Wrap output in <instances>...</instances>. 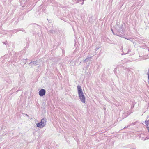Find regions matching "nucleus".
I'll use <instances>...</instances> for the list:
<instances>
[{"instance_id": "nucleus-1", "label": "nucleus", "mask_w": 149, "mask_h": 149, "mask_svg": "<svg viewBox=\"0 0 149 149\" xmlns=\"http://www.w3.org/2000/svg\"><path fill=\"white\" fill-rule=\"evenodd\" d=\"M77 88L79 98L83 103H85L86 102V98L84 95L81 86L80 85L77 86Z\"/></svg>"}, {"instance_id": "nucleus-2", "label": "nucleus", "mask_w": 149, "mask_h": 149, "mask_svg": "<svg viewBox=\"0 0 149 149\" xmlns=\"http://www.w3.org/2000/svg\"><path fill=\"white\" fill-rule=\"evenodd\" d=\"M124 30L123 28H120L119 30L116 33V35L119 37H122L124 34Z\"/></svg>"}, {"instance_id": "nucleus-3", "label": "nucleus", "mask_w": 149, "mask_h": 149, "mask_svg": "<svg viewBox=\"0 0 149 149\" xmlns=\"http://www.w3.org/2000/svg\"><path fill=\"white\" fill-rule=\"evenodd\" d=\"M46 93V91L44 89H41L40 90L39 92V94L41 97L45 95Z\"/></svg>"}, {"instance_id": "nucleus-4", "label": "nucleus", "mask_w": 149, "mask_h": 149, "mask_svg": "<svg viewBox=\"0 0 149 149\" xmlns=\"http://www.w3.org/2000/svg\"><path fill=\"white\" fill-rule=\"evenodd\" d=\"M36 125L37 127L40 128H42L45 126L41 122L37 123Z\"/></svg>"}, {"instance_id": "nucleus-5", "label": "nucleus", "mask_w": 149, "mask_h": 149, "mask_svg": "<svg viewBox=\"0 0 149 149\" xmlns=\"http://www.w3.org/2000/svg\"><path fill=\"white\" fill-rule=\"evenodd\" d=\"M41 122L43 124L45 125V126L46 124V123L47 122V119L46 118H44L42 119H41Z\"/></svg>"}, {"instance_id": "nucleus-6", "label": "nucleus", "mask_w": 149, "mask_h": 149, "mask_svg": "<svg viewBox=\"0 0 149 149\" xmlns=\"http://www.w3.org/2000/svg\"><path fill=\"white\" fill-rule=\"evenodd\" d=\"M92 57L91 56H88L84 60V62L85 63L86 62H88V61H89L91 59V58Z\"/></svg>"}, {"instance_id": "nucleus-7", "label": "nucleus", "mask_w": 149, "mask_h": 149, "mask_svg": "<svg viewBox=\"0 0 149 149\" xmlns=\"http://www.w3.org/2000/svg\"><path fill=\"white\" fill-rule=\"evenodd\" d=\"M37 62L36 61H33V62L30 63H29V65L30 66H32L33 65H37Z\"/></svg>"}, {"instance_id": "nucleus-8", "label": "nucleus", "mask_w": 149, "mask_h": 149, "mask_svg": "<svg viewBox=\"0 0 149 149\" xmlns=\"http://www.w3.org/2000/svg\"><path fill=\"white\" fill-rule=\"evenodd\" d=\"M47 32H48V33L49 34L51 33L52 34H54V33H56L55 31L53 30L52 29L48 31Z\"/></svg>"}, {"instance_id": "nucleus-9", "label": "nucleus", "mask_w": 149, "mask_h": 149, "mask_svg": "<svg viewBox=\"0 0 149 149\" xmlns=\"http://www.w3.org/2000/svg\"><path fill=\"white\" fill-rule=\"evenodd\" d=\"M19 31V29H14L11 32L12 33H15Z\"/></svg>"}, {"instance_id": "nucleus-10", "label": "nucleus", "mask_w": 149, "mask_h": 149, "mask_svg": "<svg viewBox=\"0 0 149 149\" xmlns=\"http://www.w3.org/2000/svg\"><path fill=\"white\" fill-rule=\"evenodd\" d=\"M137 122V121L134 122V123H132L130 125H128L127 126V127H126V128H127V127H129L130 125H135L136 124V123ZM126 127H125L124 128V129L126 128Z\"/></svg>"}, {"instance_id": "nucleus-11", "label": "nucleus", "mask_w": 149, "mask_h": 149, "mask_svg": "<svg viewBox=\"0 0 149 149\" xmlns=\"http://www.w3.org/2000/svg\"><path fill=\"white\" fill-rule=\"evenodd\" d=\"M145 123L146 124V126H148V124H149V120H145Z\"/></svg>"}, {"instance_id": "nucleus-12", "label": "nucleus", "mask_w": 149, "mask_h": 149, "mask_svg": "<svg viewBox=\"0 0 149 149\" xmlns=\"http://www.w3.org/2000/svg\"><path fill=\"white\" fill-rule=\"evenodd\" d=\"M130 148L131 149H135V148H136V147L135 146H134L130 147Z\"/></svg>"}, {"instance_id": "nucleus-13", "label": "nucleus", "mask_w": 149, "mask_h": 149, "mask_svg": "<svg viewBox=\"0 0 149 149\" xmlns=\"http://www.w3.org/2000/svg\"><path fill=\"white\" fill-rule=\"evenodd\" d=\"M19 29V31H25L24 29L22 28L20 29Z\"/></svg>"}, {"instance_id": "nucleus-14", "label": "nucleus", "mask_w": 149, "mask_h": 149, "mask_svg": "<svg viewBox=\"0 0 149 149\" xmlns=\"http://www.w3.org/2000/svg\"><path fill=\"white\" fill-rule=\"evenodd\" d=\"M111 31H112V33H113V34L114 35H116V34H116V33H114V32H113V29H111Z\"/></svg>"}, {"instance_id": "nucleus-15", "label": "nucleus", "mask_w": 149, "mask_h": 149, "mask_svg": "<svg viewBox=\"0 0 149 149\" xmlns=\"http://www.w3.org/2000/svg\"><path fill=\"white\" fill-rule=\"evenodd\" d=\"M147 129L149 133V128L148 127V126H146Z\"/></svg>"}, {"instance_id": "nucleus-16", "label": "nucleus", "mask_w": 149, "mask_h": 149, "mask_svg": "<svg viewBox=\"0 0 149 149\" xmlns=\"http://www.w3.org/2000/svg\"><path fill=\"white\" fill-rule=\"evenodd\" d=\"M6 42L7 43V42ZM3 44H5V45H6V42H3Z\"/></svg>"}, {"instance_id": "nucleus-17", "label": "nucleus", "mask_w": 149, "mask_h": 149, "mask_svg": "<svg viewBox=\"0 0 149 149\" xmlns=\"http://www.w3.org/2000/svg\"><path fill=\"white\" fill-rule=\"evenodd\" d=\"M125 38V39H126L128 40H130V39H130V38L129 39V38Z\"/></svg>"}, {"instance_id": "nucleus-18", "label": "nucleus", "mask_w": 149, "mask_h": 149, "mask_svg": "<svg viewBox=\"0 0 149 149\" xmlns=\"http://www.w3.org/2000/svg\"><path fill=\"white\" fill-rule=\"evenodd\" d=\"M131 51L129 49L128 50V52H127V53H126L127 54H128V53H129V52H130Z\"/></svg>"}, {"instance_id": "nucleus-19", "label": "nucleus", "mask_w": 149, "mask_h": 149, "mask_svg": "<svg viewBox=\"0 0 149 149\" xmlns=\"http://www.w3.org/2000/svg\"><path fill=\"white\" fill-rule=\"evenodd\" d=\"M24 63L25 62V64L26 63V59H24Z\"/></svg>"}, {"instance_id": "nucleus-20", "label": "nucleus", "mask_w": 149, "mask_h": 149, "mask_svg": "<svg viewBox=\"0 0 149 149\" xmlns=\"http://www.w3.org/2000/svg\"><path fill=\"white\" fill-rule=\"evenodd\" d=\"M147 139V138H145L143 140H146Z\"/></svg>"}, {"instance_id": "nucleus-21", "label": "nucleus", "mask_w": 149, "mask_h": 149, "mask_svg": "<svg viewBox=\"0 0 149 149\" xmlns=\"http://www.w3.org/2000/svg\"><path fill=\"white\" fill-rule=\"evenodd\" d=\"M84 4V2H82L81 3V5H83V4Z\"/></svg>"}, {"instance_id": "nucleus-22", "label": "nucleus", "mask_w": 149, "mask_h": 149, "mask_svg": "<svg viewBox=\"0 0 149 149\" xmlns=\"http://www.w3.org/2000/svg\"><path fill=\"white\" fill-rule=\"evenodd\" d=\"M134 107V105L133 106H132V108H133V107Z\"/></svg>"}, {"instance_id": "nucleus-23", "label": "nucleus", "mask_w": 149, "mask_h": 149, "mask_svg": "<svg viewBox=\"0 0 149 149\" xmlns=\"http://www.w3.org/2000/svg\"><path fill=\"white\" fill-rule=\"evenodd\" d=\"M98 49V48H96V50H97Z\"/></svg>"}, {"instance_id": "nucleus-24", "label": "nucleus", "mask_w": 149, "mask_h": 149, "mask_svg": "<svg viewBox=\"0 0 149 149\" xmlns=\"http://www.w3.org/2000/svg\"><path fill=\"white\" fill-rule=\"evenodd\" d=\"M148 127L149 128V124H148Z\"/></svg>"}, {"instance_id": "nucleus-25", "label": "nucleus", "mask_w": 149, "mask_h": 149, "mask_svg": "<svg viewBox=\"0 0 149 149\" xmlns=\"http://www.w3.org/2000/svg\"><path fill=\"white\" fill-rule=\"evenodd\" d=\"M123 117H124V118H126L127 117V116H124L123 115Z\"/></svg>"}]
</instances>
